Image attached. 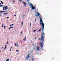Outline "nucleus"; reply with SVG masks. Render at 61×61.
Segmentation results:
<instances>
[{
    "mask_svg": "<svg viewBox=\"0 0 61 61\" xmlns=\"http://www.w3.org/2000/svg\"><path fill=\"white\" fill-rule=\"evenodd\" d=\"M32 9L33 10H34V9H36V8L34 6H32V7H31Z\"/></svg>",
    "mask_w": 61,
    "mask_h": 61,
    "instance_id": "423d86ee",
    "label": "nucleus"
},
{
    "mask_svg": "<svg viewBox=\"0 0 61 61\" xmlns=\"http://www.w3.org/2000/svg\"><path fill=\"white\" fill-rule=\"evenodd\" d=\"M27 57H29V55H28L27 56Z\"/></svg>",
    "mask_w": 61,
    "mask_h": 61,
    "instance_id": "bb28decb",
    "label": "nucleus"
},
{
    "mask_svg": "<svg viewBox=\"0 0 61 61\" xmlns=\"http://www.w3.org/2000/svg\"><path fill=\"white\" fill-rule=\"evenodd\" d=\"M6 12V11H3V12L4 13V12Z\"/></svg>",
    "mask_w": 61,
    "mask_h": 61,
    "instance_id": "393cba45",
    "label": "nucleus"
},
{
    "mask_svg": "<svg viewBox=\"0 0 61 61\" xmlns=\"http://www.w3.org/2000/svg\"><path fill=\"white\" fill-rule=\"evenodd\" d=\"M14 16H16V15H14Z\"/></svg>",
    "mask_w": 61,
    "mask_h": 61,
    "instance_id": "2f4dec72",
    "label": "nucleus"
},
{
    "mask_svg": "<svg viewBox=\"0 0 61 61\" xmlns=\"http://www.w3.org/2000/svg\"><path fill=\"white\" fill-rule=\"evenodd\" d=\"M3 10H7L8 9V7L7 6H4L3 7Z\"/></svg>",
    "mask_w": 61,
    "mask_h": 61,
    "instance_id": "7ed1b4c3",
    "label": "nucleus"
},
{
    "mask_svg": "<svg viewBox=\"0 0 61 61\" xmlns=\"http://www.w3.org/2000/svg\"><path fill=\"white\" fill-rule=\"evenodd\" d=\"M8 41L7 42V43L6 44V45H7V44H8Z\"/></svg>",
    "mask_w": 61,
    "mask_h": 61,
    "instance_id": "cd10ccee",
    "label": "nucleus"
},
{
    "mask_svg": "<svg viewBox=\"0 0 61 61\" xmlns=\"http://www.w3.org/2000/svg\"><path fill=\"white\" fill-rule=\"evenodd\" d=\"M26 59H28V57H26Z\"/></svg>",
    "mask_w": 61,
    "mask_h": 61,
    "instance_id": "c85d7f7f",
    "label": "nucleus"
},
{
    "mask_svg": "<svg viewBox=\"0 0 61 61\" xmlns=\"http://www.w3.org/2000/svg\"><path fill=\"white\" fill-rule=\"evenodd\" d=\"M39 31H41V29H39V30H38Z\"/></svg>",
    "mask_w": 61,
    "mask_h": 61,
    "instance_id": "4be33fe9",
    "label": "nucleus"
},
{
    "mask_svg": "<svg viewBox=\"0 0 61 61\" xmlns=\"http://www.w3.org/2000/svg\"><path fill=\"white\" fill-rule=\"evenodd\" d=\"M30 26H31V23H30Z\"/></svg>",
    "mask_w": 61,
    "mask_h": 61,
    "instance_id": "a878e982",
    "label": "nucleus"
},
{
    "mask_svg": "<svg viewBox=\"0 0 61 61\" xmlns=\"http://www.w3.org/2000/svg\"><path fill=\"white\" fill-rule=\"evenodd\" d=\"M0 16H2V15L0 14Z\"/></svg>",
    "mask_w": 61,
    "mask_h": 61,
    "instance_id": "a19ab883",
    "label": "nucleus"
},
{
    "mask_svg": "<svg viewBox=\"0 0 61 61\" xmlns=\"http://www.w3.org/2000/svg\"><path fill=\"white\" fill-rule=\"evenodd\" d=\"M44 35H45L44 33L43 32L42 33V34H41V40L43 42H44V37L43 36H44Z\"/></svg>",
    "mask_w": 61,
    "mask_h": 61,
    "instance_id": "f03ea898",
    "label": "nucleus"
},
{
    "mask_svg": "<svg viewBox=\"0 0 61 61\" xmlns=\"http://www.w3.org/2000/svg\"><path fill=\"white\" fill-rule=\"evenodd\" d=\"M9 18V17H6V18H7V19H8V18Z\"/></svg>",
    "mask_w": 61,
    "mask_h": 61,
    "instance_id": "6ab92c4d",
    "label": "nucleus"
},
{
    "mask_svg": "<svg viewBox=\"0 0 61 61\" xmlns=\"http://www.w3.org/2000/svg\"><path fill=\"white\" fill-rule=\"evenodd\" d=\"M11 49H10V51H11Z\"/></svg>",
    "mask_w": 61,
    "mask_h": 61,
    "instance_id": "ea45409f",
    "label": "nucleus"
},
{
    "mask_svg": "<svg viewBox=\"0 0 61 61\" xmlns=\"http://www.w3.org/2000/svg\"><path fill=\"white\" fill-rule=\"evenodd\" d=\"M1 3L2 4H4V2H3L2 1H1Z\"/></svg>",
    "mask_w": 61,
    "mask_h": 61,
    "instance_id": "2eb2a0df",
    "label": "nucleus"
},
{
    "mask_svg": "<svg viewBox=\"0 0 61 61\" xmlns=\"http://www.w3.org/2000/svg\"><path fill=\"white\" fill-rule=\"evenodd\" d=\"M30 6H31V7L33 6V4H30Z\"/></svg>",
    "mask_w": 61,
    "mask_h": 61,
    "instance_id": "1a4fd4ad",
    "label": "nucleus"
},
{
    "mask_svg": "<svg viewBox=\"0 0 61 61\" xmlns=\"http://www.w3.org/2000/svg\"><path fill=\"white\" fill-rule=\"evenodd\" d=\"M4 6L2 5H0V7H3Z\"/></svg>",
    "mask_w": 61,
    "mask_h": 61,
    "instance_id": "9b49d317",
    "label": "nucleus"
},
{
    "mask_svg": "<svg viewBox=\"0 0 61 61\" xmlns=\"http://www.w3.org/2000/svg\"><path fill=\"white\" fill-rule=\"evenodd\" d=\"M12 47H11L10 50H11V48H12Z\"/></svg>",
    "mask_w": 61,
    "mask_h": 61,
    "instance_id": "c756f323",
    "label": "nucleus"
},
{
    "mask_svg": "<svg viewBox=\"0 0 61 61\" xmlns=\"http://www.w3.org/2000/svg\"><path fill=\"white\" fill-rule=\"evenodd\" d=\"M6 27V26H5L4 27V29H5V28Z\"/></svg>",
    "mask_w": 61,
    "mask_h": 61,
    "instance_id": "412c9836",
    "label": "nucleus"
},
{
    "mask_svg": "<svg viewBox=\"0 0 61 61\" xmlns=\"http://www.w3.org/2000/svg\"><path fill=\"white\" fill-rule=\"evenodd\" d=\"M36 48L38 51H40V50L39 49V47H38V46H37L36 47Z\"/></svg>",
    "mask_w": 61,
    "mask_h": 61,
    "instance_id": "0eeeda50",
    "label": "nucleus"
},
{
    "mask_svg": "<svg viewBox=\"0 0 61 61\" xmlns=\"http://www.w3.org/2000/svg\"><path fill=\"white\" fill-rule=\"evenodd\" d=\"M40 45H41V48H42V47H43V44H42V43H40Z\"/></svg>",
    "mask_w": 61,
    "mask_h": 61,
    "instance_id": "20e7f679",
    "label": "nucleus"
},
{
    "mask_svg": "<svg viewBox=\"0 0 61 61\" xmlns=\"http://www.w3.org/2000/svg\"><path fill=\"white\" fill-rule=\"evenodd\" d=\"M17 47H18V46H17Z\"/></svg>",
    "mask_w": 61,
    "mask_h": 61,
    "instance_id": "3c124183",
    "label": "nucleus"
},
{
    "mask_svg": "<svg viewBox=\"0 0 61 61\" xmlns=\"http://www.w3.org/2000/svg\"><path fill=\"white\" fill-rule=\"evenodd\" d=\"M35 39H36V38H35Z\"/></svg>",
    "mask_w": 61,
    "mask_h": 61,
    "instance_id": "49530a36",
    "label": "nucleus"
},
{
    "mask_svg": "<svg viewBox=\"0 0 61 61\" xmlns=\"http://www.w3.org/2000/svg\"><path fill=\"white\" fill-rule=\"evenodd\" d=\"M13 28V27H10L9 29H10L11 28Z\"/></svg>",
    "mask_w": 61,
    "mask_h": 61,
    "instance_id": "f8f14e48",
    "label": "nucleus"
},
{
    "mask_svg": "<svg viewBox=\"0 0 61 61\" xmlns=\"http://www.w3.org/2000/svg\"><path fill=\"white\" fill-rule=\"evenodd\" d=\"M36 48H34V49H36Z\"/></svg>",
    "mask_w": 61,
    "mask_h": 61,
    "instance_id": "37998d69",
    "label": "nucleus"
},
{
    "mask_svg": "<svg viewBox=\"0 0 61 61\" xmlns=\"http://www.w3.org/2000/svg\"><path fill=\"white\" fill-rule=\"evenodd\" d=\"M1 2V0H0V2Z\"/></svg>",
    "mask_w": 61,
    "mask_h": 61,
    "instance_id": "603ef678",
    "label": "nucleus"
},
{
    "mask_svg": "<svg viewBox=\"0 0 61 61\" xmlns=\"http://www.w3.org/2000/svg\"><path fill=\"white\" fill-rule=\"evenodd\" d=\"M26 39V37L25 36V37L24 39L23 40V41H25Z\"/></svg>",
    "mask_w": 61,
    "mask_h": 61,
    "instance_id": "6e6552de",
    "label": "nucleus"
},
{
    "mask_svg": "<svg viewBox=\"0 0 61 61\" xmlns=\"http://www.w3.org/2000/svg\"><path fill=\"white\" fill-rule=\"evenodd\" d=\"M6 46L7 45H5V47L4 48V49H6Z\"/></svg>",
    "mask_w": 61,
    "mask_h": 61,
    "instance_id": "f3484780",
    "label": "nucleus"
},
{
    "mask_svg": "<svg viewBox=\"0 0 61 61\" xmlns=\"http://www.w3.org/2000/svg\"><path fill=\"white\" fill-rule=\"evenodd\" d=\"M39 40H41V39L40 38H39Z\"/></svg>",
    "mask_w": 61,
    "mask_h": 61,
    "instance_id": "72a5a7b5",
    "label": "nucleus"
},
{
    "mask_svg": "<svg viewBox=\"0 0 61 61\" xmlns=\"http://www.w3.org/2000/svg\"><path fill=\"white\" fill-rule=\"evenodd\" d=\"M28 2H29V0H27Z\"/></svg>",
    "mask_w": 61,
    "mask_h": 61,
    "instance_id": "e433bc0d",
    "label": "nucleus"
},
{
    "mask_svg": "<svg viewBox=\"0 0 61 61\" xmlns=\"http://www.w3.org/2000/svg\"><path fill=\"white\" fill-rule=\"evenodd\" d=\"M14 25V24H13L12 25Z\"/></svg>",
    "mask_w": 61,
    "mask_h": 61,
    "instance_id": "58836bf2",
    "label": "nucleus"
},
{
    "mask_svg": "<svg viewBox=\"0 0 61 61\" xmlns=\"http://www.w3.org/2000/svg\"><path fill=\"white\" fill-rule=\"evenodd\" d=\"M0 52H1V51L0 50Z\"/></svg>",
    "mask_w": 61,
    "mask_h": 61,
    "instance_id": "09e8293b",
    "label": "nucleus"
},
{
    "mask_svg": "<svg viewBox=\"0 0 61 61\" xmlns=\"http://www.w3.org/2000/svg\"><path fill=\"white\" fill-rule=\"evenodd\" d=\"M13 2H15V1L14 0L13 1Z\"/></svg>",
    "mask_w": 61,
    "mask_h": 61,
    "instance_id": "473e14b6",
    "label": "nucleus"
},
{
    "mask_svg": "<svg viewBox=\"0 0 61 61\" xmlns=\"http://www.w3.org/2000/svg\"><path fill=\"white\" fill-rule=\"evenodd\" d=\"M10 26H11V25H10Z\"/></svg>",
    "mask_w": 61,
    "mask_h": 61,
    "instance_id": "864d4df0",
    "label": "nucleus"
},
{
    "mask_svg": "<svg viewBox=\"0 0 61 61\" xmlns=\"http://www.w3.org/2000/svg\"><path fill=\"white\" fill-rule=\"evenodd\" d=\"M7 14H8V13H4V15H7Z\"/></svg>",
    "mask_w": 61,
    "mask_h": 61,
    "instance_id": "ddd939ff",
    "label": "nucleus"
},
{
    "mask_svg": "<svg viewBox=\"0 0 61 61\" xmlns=\"http://www.w3.org/2000/svg\"><path fill=\"white\" fill-rule=\"evenodd\" d=\"M0 13L2 14L3 13V11H0Z\"/></svg>",
    "mask_w": 61,
    "mask_h": 61,
    "instance_id": "9d476101",
    "label": "nucleus"
},
{
    "mask_svg": "<svg viewBox=\"0 0 61 61\" xmlns=\"http://www.w3.org/2000/svg\"><path fill=\"white\" fill-rule=\"evenodd\" d=\"M22 25H23V24H24V23H23V22H22Z\"/></svg>",
    "mask_w": 61,
    "mask_h": 61,
    "instance_id": "4468645a",
    "label": "nucleus"
},
{
    "mask_svg": "<svg viewBox=\"0 0 61 61\" xmlns=\"http://www.w3.org/2000/svg\"><path fill=\"white\" fill-rule=\"evenodd\" d=\"M36 19L35 20V21L36 22Z\"/></svg>",
    "mask_w": 61,
    "mask_h": 61,
    "instance_id": "c9c22d12",
    "label": "nucleus"
},
{
    "mask_svg": "<svg viewBox=\"0 0 61 61\" xmlns=\"http://www.w3.org/2000/svg\"><path fill=\"white\" fill-rule=\"evenodd\" d=\"M38 32H39V31L38 30L37 31V33H38Z\"/></svg>",
    "mask_w": 61,
    "mask_h": 61,
    "instance_id": "c03bdc74",
    "label": "nucleus"
},
{
    "mask_svg": "<svg viewBox=\"0 0 61 61\" xmlns=\"http://www.w3.org/2000/svg\"><path fill=\"white\" fill-rule=\"evenodd\" d=\"M25 15H24L23 16V17H24V16H25Z\"/></svg>",
    "mask_w": 61,
    "mask_h": 61,
    "instance_id": "79ce46f5",
    "label": "nucleus"
},
{
    "mask_svg": "<svg viewBox=\"0 0 61 61\" xmlns=\"http://www.w3.org/2000/svg\"><path fill=\"white\" fill-rule=\"evenodd\" d=\"M22 1V0H20V2H21V1Z\"/></svg>",
    "mask_w": 61,
    "mask_h": 61,
    "instance_id": "7c9ffc66",
    "label": "nucleus"
},
{
    "mask_svg": "<svg viewBox=\"0 0 61 61\" xmlns=\"http://www.w3.org/2000/svg\"><path fill=\"white\" fill-rule=\"evenodd\" d=\"M22 3L24 4V6H25L26 5H27V3L25 2H22Z\"/></svg>",
    "mask_w": 61,
    "mask_h": 61,
    "instance_id": "39448f33",
    "label": "nucleus"
},
{
    "mask_svg": "<svg viewBox=\"0 0 61 61\" xmlns=\"http://www.w3.org/2000/svg\"><path fill=\"white\" fill-rule=\"evenodd\" d=\"M1 60V59L0 58V60Z\"/></svg>",
    "mask_w": 61,
    "mask_h": 61,
    "instance_id": "5fc2aeb1",
    "label": "nucleus"
},
{
    "mask_svg": "<svg viewBox=\"0 0 61 61\" xmlns=\"http://www.w3.org/2000/svg\"><path fill=\"white\" fill-rule=\"evenodd\" d=\"M31 61H34V58H32V60Z\"/></svg>",
    "mask_w": 61,
    "mask_h": 61,
    "instance_id": "5701e85b",
    "label": "nucleus"
},
{
    "mask_svg": "<svg viewBox=\"0 0 61 61\" xmlns=\"http://www.w3.org/2000/svg\"><path fill=\"white\" fill-rule=\"evenodd\" d=\"M1 4H1V3H0V5H1Z\"/></svg>",
    "mask_w": 61,
    "mask_h": 61,
    "instance_id": "a18cd8bd",
    "label": "nucleus"
},
{
    "mask_svg": "<svg viewBox=\"0 0 61 61\" xmlns=\"http://www.w3.org/2000/svg\"><path fill=\"white\" fill-rule=\"evenodd\" d=\"M2 27H3V24H2Z\"/></svg>",
    "mask_w": 61,
    "mask_h": 61,
    "instance_id": "f704fd0d",
    "label": "nucleus"
},
{
    "mask_svg": "<svg viewBox=\"0 0 61 61\" xmlns=\"http://www.w3.org/2000/svg\"><path fill=\"white\" fill-rule=\"evenodd\" d=\"M37 13L38 14L36 15V17L37 16H39L40 17V22H41V23L40 24V25H41L42 27V31L43 32H44V26L45 25V24H44L43 23V20H42V19L41 17V15H40V13H38V12H37Z\"/></svg>",
    "mask_w": 61,
    "mask_h": 61,
    "instance_id": "f257e3e1",
    "label": "nucleus"
},
{
    "mask_svg": "<svg viewBox=\"0 0 61 61\" xmlns=\"http://www.w3.org/2000/svg\"><path fill=\"white\" fill-rule=\"evenodd\" d=\"M16 51H17V52H19V51H18L17 50H16Z\"/></svg>",
    "mask_w": 61,
    "mask_h": 61,
    "instance_id": "b1692460",
    "label": "nucleus"
},
{
    "mask_svg": "<svg viewBox=\"0 0 61 61\" xmlns=\"http://www.w3.org/2000/svg\"><path fill=\"white\" fill-rule=\"evenodd\" d=\"M36 30H37L36 29V30H34L33 31L34 32H35V31H36Z\"/></svg>",
    "mask_w": 61,
    "mask_h": 61,
    "instance_id": "dca6fc26",
    "label": "nucleus"
},
{
    "mask_svg": "<svg viewBox=\"0 0 61 61\" xmlns=\"http://www.w3.org/2000/svg\"><path fill=\"white\" fill-rule=\"evenodd\" d=\"M15 46H17V45H16V43H15Z\"/></svg>",
    "mask_w": 61,
    "mask_h": 61,
    "instance_id": "aec40b11",
    "label": "nucleus"
},
{
    "mask_svg": "<svg viewBox=\"0 0 61 61\" xmlns=\"http://www.w3.org/2000/svg\"><path fill=\"white\" fill-rule=\"evenodd\" d=\"M3 48V47H2V48Z\"/></svg>",
    "mask_w": 61,
    "mask_h": 61,
    "instance_id": "8fccbe9b",
    "label": "nucleus"
},
{
    "mask_svg": "<svg viewBox=\"0 0 61 61\" xmlns=\"http://www.w3.org/2000/svg\"><path fill=\"white\" fill-rule=\"evenodd\" d=\"M21 34H23V33L22 32H21Z\"/></svg>",
    "mask_w": 61,
    "mask_h": 61,
    "instance_id": "4c0bfd02",
    "label": "nucleus"
},
{
    "mask_svg": "<svg viewBox=\"0 0 61 61\" xmlns=\"http://www.w3.org/2000/svg\"><path fill=\"white\" fill-rule=\"evenodd\" d=\"M9 59H8L6 60V61H9Z\"/></svg>",
    "mask_w": 61,
    "mask_h": 61,
    "instance_id": "a211bd4d",
    "label": "nucleus"
},
{
    "mask_svg": "<svg viewBox=\"0 0 61 61\" xmlns=\"http://www.w3.org/2000/svg\"><path fill=\"white\" fill-rule=\"evenodd\" d=\"M11 25V26H12L13 25Z\"/></svg>",
    "mask_w": 61,
    "mask_h": 61,
    "instance_id": "de8ad7c7",
    "label": "nucleus"
}]
</instances>
